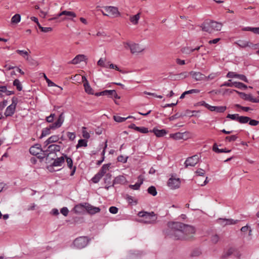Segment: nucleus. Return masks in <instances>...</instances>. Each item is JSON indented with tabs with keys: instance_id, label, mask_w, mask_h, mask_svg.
I'll use <instances>...</instances> for the list:
<instances>
[{
	"instance_id": "nucleus-1",
	"label": "nucleus",
	"mask_w": 259,
	"mask_h": 259,
	"mask_svg": "<svg viewBox=\"0 0 259 259\" xmlns=\"http://www.w3.org/2000/svg\"><path fill=\"white\" fill-rule=\"evenodd\" d=\"M170 235L176 240H187L192 238L195 233L194 227L181 222L169 223Z\"/></svg>"
},
{
	"instance_id": "nucleus-2",
	"label": "nucleus",
	"mask_w": 259,
	"mask_h": 259,
	"mask_svg": "<svg viewBox=\"0 0 259 259\" xmlns=\"http://www.w3.org/2000/svg\"><path fill=\"white\" fill-rule=\"evenodd\" d=\"M200 27L202 30L211 33L215 31L221 30L222 25L220 23L207 20L201 24Z\"/></svg>"
},
{
	"instance_id": "nucleus-3",
	"label": "nucleus",
	"mask_w": 259,
	"mask_h": 259,
	"mask_svg": "<svg viewBox=\"0 0 259 259\" xmlns=\"http://www.w3.org/2000/svg\"><path fill=\"white\" fill-rule=\"evenodd\" d=\"M64 121V116L63 113H62L59 116L56 121L42 130L41 135L40 137V138H42V137L50 134L51 130H56L61 127Z\"/></svg>"
},
{
	"instance_id": "nucleus-4",
	"label": "nucleus",
	"mask_w": 259,
	"mask_h": 259,
	"mask_svg": "<svg viewBox=\"0 0 259 259\" xmlns=\"http://www.w3.org/2000/svg\"><path fill=\"white\" fill-rule=\"evenodd\" d=\"M138 215L142 218L140 222L145 224H155L157 218L156 214L153 211L151 212L140 211Z\"/></svg>"
},
{
	"instance_id": "nucleus-5",
	"label": "nucleus",
	"mask_w": 259,
	"mask_h": 259,
	"mask_svg": "<svg viewBox=\"0 0 259 259\" xmlns=\"http://www.w3.org/2000/svg\"><path fill=\"white\" fill-rule=\"evenodd\" d=\"M89 242L87 237L81 236L75 239L73 242V244L77 248L81 249L86 246Z\"/></svg>"
},
{
	"instance_id": "nucleus-6",
	"label": "nucleus",
	"mask_w": 259,
	"mask_h": 259,
	"mask_svg": "<svg viewBox=\"0 0 259 259\" xmlns=\"http://www.w3.org/2000/svg\"><path fill=\"white\" fill-rule=\"evenodd\" d=\"M240 231L243 238H246L248 241L252 239V229L248 225L241 227Z\"/></svg>"
},
{
	"instance_id": "nucleus-7",
	"label": "nucleus",
	"mask_w": 259,
	"mask_h": 259,
	"mask_svg": "<svg viewBox=\"0 0 259 259\" xmlns=\"http://www.w3.org/2000/svg\"><path fill=\"white\" fill-rule=\"evenodd\" d=\"M124 47L125 48H129L132 54L141 53L144 50V49L141 47L139 44L135 43L130 44L128 42H125L124 43Z\"/></svg>"
},
{
	"instance_id": "nucleus-8",
	"label": "nucleus",
	"mask_w": 259,
	"mask_h": 259,
	"mask_svg": "<svg viewBox=\"0 0 259 259\" xmlns=\"http://www.w3.org/2000/svg\"><path fill=\"white\" fill-rule=\"evenodd\" d=\"M60 149L61 147L60 145L56 144L51 145L48 147V149L47 150H45L43 151V157H48L49 156L50 154L56 152H58L60 150Z\"/></svg>"
},
{
	"instance_id": "nucleus-9",
	"label": "nucleus",
	"mask_w": 259,
	"mask_h": 259,
	"mask_svg": "<svg viewBox=\"0 0 259 259\" xmlns=\"http://www.w3.org/2000/svg\"><path fill=\"white\" fill-rule=\"evenodd\" d=\"M199 157L197 155L187 158L185 162V167L187 168L189 166H194L199 162Z\"/></svg>"
},
{
	"instance_id": "nucleus-10",
	"label": "nucleus",
	"mask_w": 259,
	"mask_h": 259,
	"mask_svg": "<svg viewBox=\"0 0 259 259\" xmlns=\"http://www.w3.org/2000/svg\"><path fill=\"white\" fill-rule=\"evenodd\" d=\"M63 15H65L67 17V18H65L63 19L65 20L66 19L72 20V18H74L76 16L75 13L72 11H63L62 12L58 14L57 16L50 18L49 19V21H51L53 20H55L57 19L59 17H61Z\"/></svg>"
},
{
	"instance_id": "nucleus-11",
	"label": "nucleus",
	"mask_w": 259,
	"mask_h": 259,
	"mask_svg": "<svg viewBox=\"0 0 259 259\" xmlns=\"http://www.w3.org/2000/svg\"><path fill=\"white\" fill-rule=\"evenodd\" d=\"M65 161L64 155L60 157L57 158L54 160L51 165L48 167V168L50 171H53V167L54 166H61Z\"/></svg>"
},
{
	"instance_id": "nucleus-12",
	"label": "nucleus",
	"mask_w": 259,
	"mask_h": 259,
	"mask_svg": "<svg viewBox=\"0 0 259 259\" xmlns=\"http://www.w3.org/2000/svg\"><path fill=\"white\" fill-rule=\"evenodd\" d=\"M109 13L108 14H105L102 12V14L104 16H107L110 17L114 18L120 15V13L116 7L112 6H108Z\"/></svg>"
},
{
	"instance_id": "nucleus-13",
	"label": "nucleus",
	"mask_w": 259,
	"mask_h": 259,
	"mask_svg": "<svg viewBox=\"0 0 259 259\" xmlns=\"http://www.w3.org/2000/svg\"><path fill=\"white\" fill-rule=\"evenodd\" d=\"M181 182L179 178H170L169 179L167 185L169 188L172 189H176L178 188L180 186Z\"/></svg>"
},
{
	"instance_id": "nucleus-14",
	"label": "nucleus",
	"mask_w": 259,
	"mask_h": 259,
	"mask_svg": "<svg viewBox=\"0 0 259 259\" xmlns=\"http://www.w3.org/2000/svg\"><path fill=\"white\" fill-rule=\"evenodd\" d=\"M17 103L15 101L14 98L12 100V103L9 105L6 109L5 112V115L6 116H11L14 114Z\"/></svg>"
},
{
	"instance_id": "nucleus-15",
	"label": "nucleus",
	"mask_w": 259,
	"mask_h": 259,
	"mask_svg": "<svg viewBox=\"0 0 259 259\" xmlns=\"http://www.w3.org/2000/svg\"><path fill=\"white\" fill-rule=\"evenodd\" d=\"M227 77L228 78H238L246 82H248L247 77L244 75L237 74L234 72H229L227 74Z\"/></svg>"
},
{
	"instance_id": "nucleus-16",
	"label": "nucleus",
	"mask_w": 259,
	"mask_h": 259,
	"mask_svg": "<svg viewBox=\"0 0 259 259\" xmlns=\"http://www.w3.org/2000/svg\"><path fill=\"white\" fill-rule=\"evenodd\" d=\"M44 151L41 148V145L39 144H35L29 149L30 153L33 155H37L40 152H43Z\"/></svg>"
},
{
	"instance_id": "nucleus-17",
	"label": "nucleus",
	"mask_w": 259,
	"mask_h": 259,
	"mask_svg": "<svg viewBox=\"0 0 259 259\" xmlns=\"http://www.w3.org/2000/svg\"><path fill=\"white\" fill-rule=\"evenodd\" d=\"M237 93H238L241 97L247 101H250L252 103H258L259 100H257L255 98H254L250 94H246L244 93H240L238 91H236Z\"/></svg>"
},
{
	"instance_id": "nucleus-18",
	"label": "nucleus",
	"mask_w": 259,
	"mask_h": 259,
	"mask_svg": "<svg viewBox=\"0 0 259 259\" xmlns=\"http://www.w3.org/2000/svg\"><path fill=\"white\" fill-rule=\"evenodd\" d=\"M88 58L86 56L80 54L75 56V57L69 63L72 64H77L80 62L86 61Z\"/></svg>"
},
{
	"instance_id": "nucleus-19",
	"label": "nucleus",
	"mask_w": 259,
	"mask_h": 259,
	"mask_svg": "<svg viewBox=\"0 0 259 259\" xmlns=\"http://www.w3.org/2000/svg\"><path fill=\"white\" fill-rule=\"evenodd\" d=\"M85 206H86V210L91 214H94L99 212L101 210L99 207L94 206L88 203H87Z\"/></svg>"
},
{
	"instance_id": "nucleus-20",
	"label": "nucleus",
	"mask_w": 259,
	"mask_h": 259,
	"mask_svg": "<svg viewBox=\"0 0 259 259\" xmlns=\"http://www.w3.org/2000/svg\"><path fill=\"white\" fill-rule=\"evenodd\" d=\"M190 74L197 81L204 80L206 76L199 72L191 71Z\"/></svg>"
},
{
	"instance_id": "nucleus-21",
	"label": "nucleus",
	"mask_w": 259,
	"mask_h": 259,
	"mask_svg": "<svg viewBox=\"0 0 259 259\" xmlns=\"http://www.w3.org/2000/svg\"><path fill=\"white\" fill-rule=\"evenodd\" d=\"M87 203H80L76 205L73 210L76 213H82L86 210V206H85Z\"/></svg>"
},
{
	"instance_id": "nucleus-22",
	"label": "nucleus",
	"mask_w": 259,
	"mask_h": 259,
	"mask_svg": "<svg viewBox=\"0 0 259 259\" xmlns=\"http://www.w3.org/2000/svg\"><path fill=\"white\" fill-rule=\"evenodd\" d=\"M219 222L223 226H226L229 225L236 224L238 223V220H234L233 219H226L220 218L218 219Z\"/></svg>"
},
{
	"instance_id": "nucleus-23",
	"label": "nucleus",
	"mask_w": 259,
	"mask_h": 259,
	"mask_svg": "<svg viewBox=\"0 0 259 259\" xmlns=\"http://www.w3.org/2000/svg\"><path fill=\"white\" fill-rule=\"evenodd\" d=\"M152 132L154 133V134L157 137H161L165 135L167 132L164 129L162 130H158L156 128H154L152 130Z\"/></svg>"
},
{
	"instance_id": "nucleus-24",
	"label": "nucleus",
	"mask_w": 259,
	"mask_h": 259,
	"mask_svg": "<svg viewBox=\"0 0 259 259\" xmlns=\"http://www.w3.org/2000/svg\"><path fill=\"white\" fill-rule=\"evenodd\" d=\"M59 139V136L54 135L50 137L45 142L44 144L45 146H47L50 143L57 142Z\"/></svg>"
},
{
	"instance_id": "nucleus-25",
	"label": "nucleus",
	"mask_w": 259,
	"mask_h": 259,
	"mask_svg": "<svg viewBox=\"0 0 259 259\" xmlns=\"http://www.w3.org/2000/svg\"><path fill=\"white\" fill-rule=\"evenodd\" d=\"M141 13H138L135 15L131 16L130 17V20L131 22L134 25H137L139 23V20L140 18Z\"/></svg>"
},
{
	"instance_id": "nucleus-26",
	"label": "nucleus",
	"mask_w": 259,
	"mask_h": 259,
	"mask_svg": "<svg viewBox=\"0 0 259 259\" xmlns=\"http://www.w3.org/2000/svg\"><path fill=\"white\" fill-rule=\"evenodd\" d=\"M28 51L25 50H17L16 52L21 55L22 57H23L25 60H26L27 57H28L29 56V53H30V51L29 49H27Z\"/></svg>"
},
{
	"instance_id": "nucleus-27",
	"label": "nucleus",
	"mask_w": 259,
	"mask_h": 259,
	"mask_svg": "<svg viewBox=\"0 0 259 259\" xmlns=\"http://www.w3.org/2000/svg\"><path fill=\"white\" fill-rule=\"evenodd\" d=\"M236 44L241 48H245L246 47H251V44H249V42L246 40H238Z\"/></svg>"
},
{
	"instance_id": "nucleus-28",
	"label": "nucleus",
	"mask_w": 259,
	"mask_h": 259,
	"mask_svg": "<svg viewBox=\"0 0 259 259\" xmlns=\"http://www.w3.org/2000/svg\"><path fill=\"white\" fill-rule=\"evenodd\" d=\"M110 165V163L104 164L98 173L103 177L108 170Z\"/></svg>"
},
{
	"instance_id": "nucleus-29",
	"label": "nucleus",
	"mask_w": 259,
	"mask_h": 259,
	"mask_svg": "<svg viewBox=\"0 0 259 259\" xmlns=\"http://www.w3.org/2000/svg\"><path fill=\"white\" fill-rule=\"evenodd\" d=\"M83 87L84 88L85 92L90 95H94V91L93 89L90 86L89 82H87L85 83H83Z\"/></svg>"
},
{
	"instance_id": "nucleus-30",
	"label": "nucleus",
	"mask_w": 259,
	"mask_h": 259,
	"mask_svg": "<svg viewBox=\"0 0 259 259\" xmlns=\"http://www.w3.org/2000/svg\"><path fill=\"white\" fill-rule=\"evenodd\" d=\"M212 150L216 153H229L231 152V150H227L226 149H219L217 144H214L212 147Z\"/></svg>"
},
{
	"instance_id": "nucleus-31",
	"label": "nucleus",
	"mask_w": 259,
	"mask_h": 259,
	"mask_svg": "<svg viewBox=\"0 0 259 259\" xmlns=\"http://www.w3.org/2000/svg\"><path fill=\"white\" fill-rule=\"evenodd\" d=\"M243 31H249L255 34H259V27H246L242 28Z\"/></svg>"
},
{
	"instance_id": "nucleus-32",
	"label": "nucleus",
	"mask_w": 259,
	"mask_h": 259,
	"mask_svg": "<svg viewBox=\"0 0 259 259\" xmlns=\"http://www.w3.org/2000/svg\"><path fill=\"white\" fill-rule=\"evenodd\" d=\"M184 133H177L175 134H171L170 135V138H172L174 140H181L183 138Z\"/></svg>"
},
{
	"instance_id": "nucleus-33",
	"label": "nucleus",
	"mask_w": 259,
	"mask_h": 259,
	"mask_svg": "<svg viewBox=\"0 0 259 259\" xmlns=\"http://www.w3.org/2000/svg\"><path fill=\"white\" fill-rule=\"evenodd\" d=\"M20 20L21 16L19 14H17L12 17L11 19V22L14 24H17L20 21Z\"/></svg>"
},
{
	"instance_id": "nucleus-34",
	"label": "nucleus",
	"mask_w": 259,
	"mask_h": 259,
	"mask_svg": "<svg viewBox=\"0 0 259 259\" xmlns=\"http://www.w3.org/2000/svg\"><path fill=\"white\" fill-rule=\"evenodd\" d=\"M199 92V90L195 89H192L189 91H185L181 95V96H180V99H183L186 95H188V94H189L198 93Z\"/></svg>"
},
{
	"instance_id": "nucleus-35",
	"label": "nucleus",
	"mask_w": 259,
	"mask_h": 259,
	"mask_svg": "<svg viewBox=\"0 0 259 259\" xmlns=\"http://www.w3.org/2000/svg\"><path fill=\"white\" fill-rule=\"evenodd\" d=\"M237 119L240 123H246L250 120V118L247 116H239Z\"/></svg>"
},
{
	"instance_id": "nucleus-36",
	"label": "nucleus",
	"mask_w": 259,
	"mask_h": 259,
	"mask_svg": "<svg viewBox=\"0 0 259 259\" xmlns=\"http://www.w3.org/2000/svg\"><path fill=\"white\" fill-rule=\"evenodd\" d=\"M43 75H44V77L45 79H46V81H47V82L48 83V85L49 87L56 86V87L59 88L61 89V90H62V88L61 87L57 85L55 83H54L53 81H52L51 80H50L47 77V76L46 75V74L45 73H44Z\"/></svg>"
},
{
	"instance_id": "nucleus-37",
	"label": "nucleus",
	"mask_w": 259,
	"mask_h": 259,
	"mask_svg": "<svg viewBox=\"0 0 259 259\" xmlns=\"http://www.w3.org/2000/svg\"><path fill=\"white\" fill-rule=\"evenodd\" d=\"M88 146L87 141L85 139H80L78 142V144L76 145V148H78L80 147H87Z\"/></svg>"
},
{
	"instance_id": "nucleus-38",
	"label": "nucleus",
	"mask_w": 259,
	"mask_h": 259,
	"mask_svg": "<svg viewBox=\"0 0 259 259\" xmlns=\"http://www.w3.org/2000/svg\"><path fill=\"white\" fill-rule=\"evenodd\" d=\"M131 116H129L127 117H122L118 115H114L113 116V118L114 120L117 122H122L125 121L126 119L131 118Z\"/></svg>"
},
{
	"instance_id": "nucleus-39",
	"label": "nucleus",
	"mask_w": 259,
	"mask_h": 259,
	"mask_svg": "<svg viewBox=\"0 0 259 259\" xmlns=\"http://www.w3.org/2000/svg\"><path fill=\"white\" fill-rule=\"evenodd\" d=\"M26 61L31 65H38V62L32 58L30 55L27 57Z\"/></svg>"
},
{
	"instance_id": "nucleus-40",
	"label": "nucleus",
	"mask_w": 259,
	"mask_h": 259,
	"mask_svg": "<svg viewBox=\"0 0 259 259\" xmlns=\"http://www.w3.org/2000/svg\"><path fill=\"white\" fill-rule=\"evenodd\" d=\"M148 192L149 194L152 195V196H156L157 195V191L156 188L154 186H150L148 188Z\"/></svg>"
},
{
	"instance_id": "nucleus-41",
	"label": "nucleus",
	"mask_w": 259,
	"mask_h": 259,
	"mask_svg": "<svg viewBox=\"0 0 259 259\" xmlns=\"http://www.w3.org/2000/svg\"><path fill=\"white\" fill-rule=\"evenodd\" d=\"M65 159H66L67 165L70 169L73 168V161L72 159L68 157L66 155H64Z\"/></svg>"
},
{
	"instance_id": "nucleus-42",
	"label": "nucleus",
	"mask_w": 259,
	"mask_h": 259,
	"mask_svg": "<svg viewBox=\"0 0 259 259\" xmlns=\"http://www.w3.org/2000/svg\"><path fill=\"white\" fill-rule=\"evenodd\" d=\"M13 85L15 87H16L17 88V89L20 91L22 90V85L20 82V81L17 79H16L15 80H14V82H13Z\"/></svg>"
},
{
	"instance_id": "nucleus-43",
	"label": "nucleus",
	"mask_w": 259,
	"mask_h": 259,
	"mask_svg": "<svg viewBox=\"0 0 259 259\" xmlns=\"http://www.w3.org/2000/svg\"><path fill=\"white\" fill-rule=\"evenodd\" d=\"M102 178V176L98 172L95 175V176L92 178V180L93 183H97L100 179Z\"/></svg>"
},
{
	"instance_id": "nucleus-44",
	"label": "nucleus",
	"mask_w": 259,
	"mask_h": 259,
	"mask_svg": "<svg viewBox=\"0 0 259 259\" xmlns=\"http://www.w3.org/2000/svg\"><path fill=\"white\" fill-rule=\"evenodd\" d=\"M181 51L183 53L186 54H189L192 52H194V50H192V49L189 47H184L182 49Z\"/></svg>"
},
{
	"instance_id": "nucleus-45",
	"label": "nucleus",
	"mask_w": 259,
	"mask_h": 259,
	"mask_svg": "<svg viewBox=\"0 0 259 259\" xmlns=\"http://www.w3.org/2000/svg\"><path fill=\"white\" fill-rule=\"evenodd\" d=\"M135 130L138 131L141 133H148V129L145 127H136Z\"/></svg>"
},
{
	"instance_id": "nucleus-46",
	"label": "nucleus",
	"mask_w": 259,
	"mask_h": 259,
	"mask_svg": "<svg viewBox=\"0 0 259 259\" xmlns=\"http://www.w3.org/2000/svg\"><path fill=\"white\" fill-rule=\"evenodd\" d=\"M238 82H236V81L231 82V80L230 79V80H229L228 82H225L222 86L229 87H232L234 86L235 87H236L235 83H238Z\"/></svg>"
},
{
	"instance_id": "nucleus-47",
	"label": "nucleus",
	"mask_w": 259,
	"mask_h": 259,
	"mask_svg": "<svg viewBox=\"0 0 259 259\" xmlns=\"http://www.w3.org/2000/svg\"><path fill=\"white\" fill-rule=\"evenodd\" d=\"M111 179H112V175L108 173V174H106L105 177L104 178L105 183L106 184H110Z\"/></svg>"
},
{
	"instance_id": "nucleus-48",
	"label": "nucleus",
	"mask_w": 259,
	"mask_h": 259,
	"mask_svg": "<svg viewBox=\"0 0 259 259\" xmlns=\"http://www.w3.org/2000/svg\"><path fill=\"white\" fill-rule=\"evenodd\" d=\"M226 106H215V111L218 113H223L226 110Z\"/></svg>"
},
{
	"instance_id": "nucleus-49",
	"label": "nucleus",
	"mask_w": 259,
	"mask_h": 259,
	"mask_svg": "<svg viewBox=\"0 0 259 259\" xmlns=\"http://www.w3.org/2000/svg\"><path fill=\"white\" fill-rule=\"evenodd\" d=\"M86 127H82V136L85 139H89L90 138V134L85 130Z\"/></svg>"
},
{
	"instance_id": "nucleus-50",
	"label": "nucleus",
	"mask_w": 259,
	"mask_h": 259,
	"mask_svg": "<svg viewBox=\"0 0 259 259\" xmlns=\"http://www.w3.org/2000/svg\"><path fill=\"white\" fill-rule=\"evenodd\" d=\"M183 116H184V115H183L182 114L177 113L175 115L169 117V120L170 121H172V120H175L176 119H177V118H179L180 117H183Z\"/></svg>"
},
{
	"instance_id": "nucleus-51",
	"label": "nucleus",
	"mask_w": 259,
	"mask_h": 259,
	"mask_svg": "<svg viewBox=\"0 0 259 259\" xmlns=\"http://www.w3.org/2000/svg\"><path fill=\"white\" fill-rule=\"evenodd\" d=\"M219 239L220 237L217 234L213 235L211 237V241L213 244H216L217 243H218V241H219Z\"/></svg>"
},
{
	"instance_id": "nucleus-52",
	"label": "nucleus",
	"mask_w": 259,
	"mask_h": 259,
	"mask_svg": "<svg viewBox=\"0 0 259 259\" xmlns=\"http://www.w3.org/2000/svg\"><path fill=\"white\" fill-rule=\"evenodd\" d=\"M55 117V114L52 113L51 115L46 117V121L49 123H52L54 120Z\"/></svg>"
},
{
	"instance_id": "nucleus-53",
	"label": "nucleus",
	"mask_w": 259,
	"mask_h": 259,
	"mask_svg": "<svg viewBox=\"0 0 259 259\" xmlns=\"http://www.w3.org/2000/svg\"><path fill=\"white\" fill-rule=\"evenodd\" d=\"M227 118H230L232 120H235L238 121V118L239 117V114H228Z\"/></svg>"
},
{
	"instance_id": "nucleus-54",
	"label": "nucleus",
	"mask_w": 259,
	"mask_h": 259,
	"mask_svg": "<svg viewBox=\"0 0 259 259\" xmlns=\"http://www.w3.org/2000/svg\"><path fill=\"white\" fill-rule=\"evenodd\" d=\"M105 61H106L105 59H104L103 58H100L97 62L98 65H99L101 67H107V66H106V65L105 64Z\"/></svg>"
},
{
	"instance_id": "nucleus-55",
	"label": "nucleus",
	"mask_w": 259,
	"mask_h": 259,
	"mask_svg": "<svg viewBox=\"0 0 259 259\" xmlns=\"http://www.w3.org/2000/svg\"><path fill=\"white\" fill-rule=\"evenodd\" d=\"M124 179V177L123 176H118L115 178V179L113 181V184L112 186L114 185V184H115L116 183H118L120 181H122Z\"/></svg>"
},
{
	"instance_id": "nucleus-56",
	"label": "nucleus",
	"mask_w": 259,
	"mask_h": 259,
	"mask_svg": "<svg viewBox=\"0 0 259 259\" xmlns=\"http://www.w3.org/2000/svg\"><path fill=\"white\" fill-rule=\"evenodd\" d=\"M236 84V88H238V89H246L247 88V85H246L245 84H244V83H242V82H238V83H235Z\"/></svg>"
},
{
	"instance_id": "nucleus-57",
	"label": "nucleus",
	"mask_w": 259,
	"mask_h": 259,
	"mask_svg": "<svg viewBox=\"0 0 259 259\" xmlns=\"http://www.w3.org/2000/svg\"><path fill=\"white\" fill-rule=\"evenodd\" d=\"M114 93V90H105L103 91V96L111 97Z\"/></svg>"
},
{
	"instance_id": "nucleus-58",
	"label": "nucleus",
	"mask_w": 259,
	"mask_h": 259,
	"mask_svg": "<svg viewBox=\"0 0 259 259\" xmlns=\"http://www.w3.org/2000/svg\"><path fill=\"white\" fill-rule=\"evenodd\" d=\"M127 157H124L122 155H120L117 157V160L119 162H121L122 163H125L127 161Z\"/></svg>"
},
{
	"instance_id": "nucleus-59",
	"label": "nucleus",
	"mask_w": 259,
	"mask_h": 259,
	"mask_svg": "<svg viewBox=\"0 0 259 259\" xmlns=\"http://www.w3.org/2000/svg\"><path fill=\"white\" fill-rule=\"evenodd\" d=\"M237 138V137L235 135H232L231 136H227L226 137V140L229 141H235Z\"/></svg>"
},
{
	"instance_id": "nucleus-60",
	"label": "nucleus",
	"mask_w": 259,
	"mask_h": 259,
	"mask_svg": "<svg viewBox=\"0 0 259 259\" xmlns=\"http://www.w3.org/2000/svg\"><path fill=\"white\" fill-rule=\"evenodd\" d=\"M118 210V208L115 206H111L109 209L110 212L113 214L117 213Z\"/></svg>"
},
{
	"instance_id": "nucleus-61",
	"label": "nucleus",
	"mask_w": 259,
	"mask_h": 259,
	"mask_svg": "<svg viewBox=\"0 0 259 259\" xmlns=\"http://www.w3.org/2000/svg\"><path fill=\"white\" fill-rule=\"evenodd\" d=\"M233 252V249L230 248L224 254H223V257L224 258H226L230 255H231Z\"/></svg>"
},
{
	"instance_id": "nucleus-62",
	"label": "nucleus",
	"mask_w": 259,
	"mask_h": 259,
	"mask_svg": "<svg viewBox=\"0 0 259 259\" xmlns=\"http://www.w3.org/2000/svg\"><path fill=\"white\" fill-rule=\"evenodd\" d=\"M141 185V184H139V182H137L135 185H130V187L134 190H138L139 189Z\"/></svg>"
},
{
	"instance_id": "nucleus-63",
	"label": "nucleus",
	"mask_w": 259,
	"mask_h": 259,
	"mask_svg": "<svg viewBox=\"0 0 259 259\" xmlns=\"http://www.w3.org/2000/svg\"><path fill=\"white\" fill-rule=\"evenodd\" d=\"M61 213L64 216H67L68 214V209L67 207H64L61 209Z\"/></svg>"
},
{
	"instance_id": "nucleus-64",
	"label": "nucleus",
	"mask_w": 259,
	"mask_h": 259,
	"mask_svg": "<svg viewBox=\"0 0 259 259\" xmlns=\"http://www.w3.org/2000/svg\"><path fill=\"white\" fill-rule=\"evenodd\" d=\"M248 122H249V124L252 126H256L257 125H258V124L259 123L258 121L254 120V119H251L250 118V120H249Z\"/></svg>"
}]
</instances>
